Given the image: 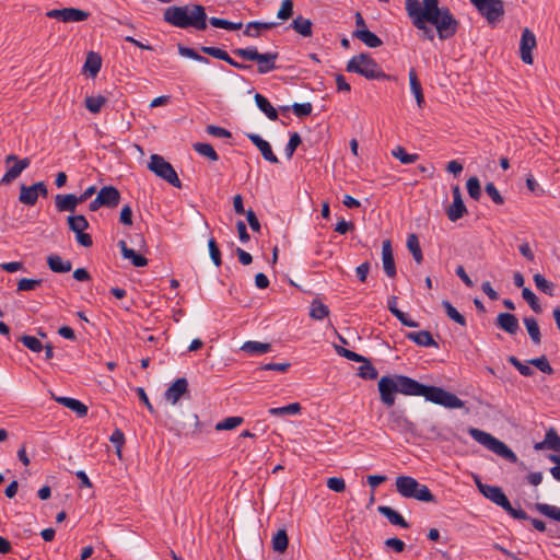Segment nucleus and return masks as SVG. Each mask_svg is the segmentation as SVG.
Listing matches in <instances>:
<instances>
[{
	"instance_id": "nucleus-46",
	"label": "nucleus",
	"mask_w": 560,
	"mask_h": 560,
	"mask_svg": "<svg viewBox=\"0 0 560 560\" xmlns=\"http://www.w3.org/2000/svg\"><path fill=\"white\" fill-rule=\"evenodd\" d=\"M289 545V538L284 528L279 529L272 537V548L276 551L284 552Z\"/></svg>"
},
{
	"instance_id": "nucleus-5",
	"label": "nucleus",
	"mask_w": 560,
	"mask_h": 560,
	"mask_svg": "<svg viewBox=\"0 0 560 560\" xmlns=\"http://www.w3.org/2000/svg\"><path fill=\"white\" fill-rule=\"evenodd\" d=\"M396 491L404 498L421 502H436L431 490L410 476H398L395 481Z\"/></svg>"
},
{
	"instance_id": "nucleus-8",
	"label": "nucleus",
	"mask_w": 560,
	"mask_h": 560,
	"mask_svg": "<svg viewBox=\"0 0 560 560\" xmlns=\"http://www.w3.org/2000/svg\"><path fill=\"white\" fill-rule=\"evenodd\" d=\"M477 9L478 13L490 25H495L502 21L505 10L502 0H469Z\"/></svg>"
},
{
	"instance_id": "nucleus-47",
	"label": "nucleus",
	"mask_w": 560,
	"mask_h": 560,
	"mask_svg": "<svg viewBox=\"0 0 560 560\" xmlns=\"http://www.w3.org/2000/svg\"><path fill=\"white\" fill-rule=\"evenodd\" d=\"M194 150L202 156L208 158L211 161H218L219 155L210 143L196 142L192 144Z\"/></svg>"
},
{
	"instance_id": "nucleus-40",
	"label": "nucleus",
	"mask_w": 560,
	"mask_h": 560,
	"mask_svg": "<svg viewBox=\"0 0 560 560\" xmlns=\"http://www.w3.org/2000/svg\"><path fill=\"white\" fill-rule=\"evenodd\" d=\"M407 248L411 253L415 261L421 264L423 260L422 250L420 247L419 238L416 234H409L407 238Z\"/></svg>"
},
{
	"instance_id": "nucleus-19",
	"label": "nucleus",
	"mask_w": 560,
	"mask_h": 560,
	"mask_svg": "<svg viewBox=\"0 0 560 560\" xmlns=\"http://www.w3.org/2000/svg\"><path fill=\"white\" fill-rule=\"evenodd\" d=\"M200 50L206 55H209L213 58H217L219 60H223V61L228 62L229 65H231L232 67H234L236 69L247 70L250 68V66H248V65L240 63V62L235 61L233 58L230 57V55L225 50H223L219 47L201 46Z\"/></svg>"
},
{
	"instance_id": "nucleus-48",
	"label": "nucleus",
	"mask_w": 560,
	"mask_h": 560,
	"mask_svg": "<svg viewBox=\"0 0 560 560\" xmlns=\"http://www.w3.org/2000/svg\"><path fill=\"white\" fill-rule=\"evenodd\" d=\"M535 509L542 515L560 522V508L547 503H537Z\"/></svg>"
},
{
	"instance_id": "nucleus-63",
	"label": "nucleus",
	"mask_w": 560,
	"mask_h": 560,
	"mask_svg": "<svg viewBox=\"0 0 560 560\" xmlns=\"http://www.w3.org/2000/svg\"><path fill=\"white\" fill-rule=\"evenodd\" d=\"M292 110L294 113V115H296L298 117H305V116H308L311 115L312 110H313V106L311 103H294L292 105Z\"/></svg>"
},
{
	"instance_id": "nucleus-44",
	"label": "nucleus",
	"mask_w": 560,
	"mask_h": 560,
	"mask_svg": "<svg viewBox=\"0 0 560 560\" xmlns=\"http://www.w3.org/2000/svg\"><path fill=\"white\" fill-rule=\"evenodd\" d=\"M69 229L77 233V232H83L86 229H89V222L85 219L84 215L78 214V215H69L67 218Z\"/></svg>"
},
{
	"instance_id": "nucleus-41",
	"label": "nucleus",
	"mask_w": 560,
	"mask_h": 560,
	"mask_svg": "<svg viewBox=\"0 0 560 560\" xmlns=\"http://www.w3.org/2000/svg\"><path fill=\"white\" fill-rule=\"evenodd\" d=\"M301 410H302V407L299 402H292V404H289L283 407L270 408L268 410V412L271 416L283 417V416L298 415L301 412Z\"/></svg>"
},
{
	"instance_id": "nucleus-13",
	"label": "nucleus",
	"mask_w": 560,
	"mask_h": 560,
	"mask_svg": "<svg viewBox=\"0 0 560 560\" xmlns=\"http://www.w3.org/2000/svg\"><path fill=\"white\" fill-rule=\"evenodd\" d=\"M46 15L50 19H57L59 21L69 23L85 21L90 16V13L77 8H63L50 10L46 13Z\"/></svg>"
},
{
	"instance_id": "nucleus-33",
	"label": "nucleus",
	"mask_w": 560,
	"mask_h": 560,
	"mask_svg": "<svg viewBox=\"0 0 560 560\" xmlns=\"http://www.w3.org/2000/svg\"><path fill=\"white\" fill-rule=\"evenodd\" d=\"M313 23L310 19H305L302 15H298L290 27H292L298 34L303 37H311L313 34L312 31Z\"/></svg>"
},
{
	"instance_id": "nucleus-17",
	"label": "nucleus",
	"mask_w": 560,
	"mask_h": 560,
	"mask_svg": "<svg viewBox=\"0 0 560 560\" xmlns=\"http://www.w3.org/2000/svg\"><path fill=\"white\" fill-rule=\"evenodd\" d=\"M397 382L400 394L407 396H422L425 386L424 384H421L409 376L400 374H397Z\"/></svg>"
},
{
	"instance_id": "nucleus-16",
	"label": "nucleus",
	"mask_w": 560,
	"mask_h": 560,
	"mask_svg": "<svg viewBox=\"0 0 560 560\" xmlns=\"http://www.w3.org/2000/svg\"><path fill=\"white\" fill-rule=\"evenodd\" d=\"M477 487L478 490L483 494V497L490 500L491 502L495 503L501 508L508 505L509 499L506 498V495L504 494L503 490L500 487L481 483L479 480H477Z\"/></svg>"
},
{
	"instance_id": "nucleus-9",
	"label": "nucleus",
	"mask_w": 560,
	"mask_h": 560,
	"mask_svg": "<svg viewBox=\"0 0 560 560\" xmlns=\"http://www.w3.org/2000/svg\"><path fill=\"white\" fill-rule=\"evenodd\" d=\"M422 397L433 404L451 409H459L464 407V401L462 399L442 387L425 385Z\"/></svg>"
},
{
	"instance_id": "nucleus-6",
	"label": "nucleus",
	"mask_w": 560,
	"mask_h": 560,
	"mask_svg": "<svg viewBox=\"0 0 560 560\" xmlns=\"http://www.w3.org/2000/svg\"><path fill=\"white\" fill-rule=\"evenodd\" d=\"M233 54L247 61H257V72L259 74H266L277 69L276 61L279 57L277 51H268L260 54L254 46L246 48H236Z\"/></svg>"
},
{
	"instance_id": "nucleus-61",
	"label": "nucleus",
	"mask_w": 560,
	"mask_h": 560,
	"mask_svg": "<svg viewBox=\"0 0 560 560\" xmlns=\"http://www.w3.org/2000/svg\"><path fill=\"white\" fill-rule=\"evenodd\" d=\"M301 137L298 132H293L290 136L289 142L285 145V155L288 159H291L296 150V148L301 144Z\"/></svg>"
},
{
	"instance_id": "nucleus-3",
	"label": "nucleus",
	"mask_w": 560,
	"mask_h": 560,
	"mask_svg": "<svg viewBox=\"0 0 560 560\" xmlns=\"http://www.w3.org/2000/svg\"><path fill=\"white\" fill-rule=\"evenodd\" d=\"M405 0V9L408 15H420L427 20L441 19L442 24L445 20L457 21L447 7H439V0Z\"/></svg>"
},
{
	"instance_id": "nucleus-30",
	"label": "nucleus",
	"mask_w": 560,
	"mask_h": 560,
	"mask_svg": "<svg viewBox=\"0 0 560 560\" xmlns=\"http://www.w3.org/2000/svg\"><path fill=\"white\" fill-rule=\"evenodd\" d=\"M55 400L68 409L72 410L77 417L83 418L88 415V406L75 398L71 397H55Z\"/></svg>"
},
{
	"instance_id": "nucleus-53",
	"label": "nucleus",
	"mask_w": 560,
	"mask_h": 560,
	"mask_svg": "<svg viewBox=\"0 0 560 560\" xmlns=\"http://www.w3.org/2000/svg\"><path fill=\"white\" fill-rule=\"evenodd\" d=\"M522 296L535 313H540L542 311L538 298L529 288H523Z\"/></svg>"
},
{
	"instance_id": "nucleus-60",
	"label": "nucleus",
	"mask_w": 560,
	"mask_h": 560,
	"mask_svg": "<svg viewBox=\"0 0 560 560\" xmlns=\"http://www.w3.org/2000/svg\"><path fill=\"white\" fill-rule=\"evenodd\" d=\"M293 15V1L292 0H283L281 2V7L277 13V18L279 20H288Z\"/></svg>"
},
{
	"instance_id": "nucleus-15",
	"label": "nucleus",
	"mask_w": 560,
	"mask_h": 560,
	"mask_svg": "<svg viewBox=\"0 0 560 560\" xmlns=\"http://www.w3.org/2000/svg\"><path fill=\"white\" fill-rule=\"evenodd\" d=\"M452 194H453V202L447 208L446 214H447V218L452 222H455V221L459 220L460 218H463L467 213V208L463 201L459 186H457V185L454 186L452 188Z\"/></svg>"
},
{
	"instance_id": "nucleus-55",
	"label": "nucleus",
	"mask_w": 560,
	"mask_h": 560,
	"mask_svg": "<svg viewBox=\"0 0 560 560\" xmlns=\"http://www.w3.org/2000/svg\"><path fill=\"white\" fill-rule=\"evenodd\" d=\"M244 419L242 417H228L224 420L218 422L215 424V430L223 431V430H232L242 424Z\"/></svg>"
},
{
	"instance_id": "nucleus-4",
	"label": "nucleus",
	"mask_w": 560,
	"mask_h": 560,
	"mask_svg": "<svg viewBox=\"0 0 560 560\" xmlns=\"http://www.w3.org/2000/svg\"><path fill=\"white\" fill-rule=\"evenodd\" d=\"M348 72L358 73L368 80H392L381 66L366 52L353 56L347 63Z\"/></svg>"
},
{
	"instance_id": "nucleus-26",
	"label": "nucleus",
	"mask_w": 560,
	"mask_h": 560,
	"mask_svg": "<svg viewBox=\"0 0 560 560\" xmlns=\"http://www.w3.org/2000/svg\"><path fill=\"white\" fill-rule=\"evenodd\" d=\"M497 325L510 335H515L520 329L516 316L511 313H500L497 317Z\"/></svg>"
},
{
	"instance_id": "nucleus-32",
	"label": "nucleus",
	"mask_w": 560,
	"mask_h": 560,
	"mask_svg": "<svg viewBox=\"0 0 560 560\" xmlns=\"http://www.w3.org/2000/svg\"><path fill=\"white\" fill-rule=\"evenodd\" d=\"M47 264L49 269L56 273H66L72 268V262L70 260H65L57 254L49 255L47 257Z\"/></svg>"
},
{
	"instance_id": "nucleus-27",
	"label": "nucleus",
	"mask_w": 560,
	"mask_h": 560,
	"mask_svg": "<svg viewBox=\"0 0 560 560\" xmlns=\"http://www.w3.org/2000/svg\"><path fill=\"white\" fill-rule=\"evenodd\" d=\"M78 205H79V201L77 199V196L73 194H68V195L59 194L55 197V206L59 212H66V211L74 212Z\"/></svg>"
},
{
	"instance_id": "nucleus-56",
	"label": "nucleus",
	"mask_w": 560,
	"mask_h": 560,
	"mask_svg": "<svg viewBox=\"0 0 560 560\" xmlns=\"http://www.w3.org/2000/svg\"><path fill=\"white\" fill-rule=\"evenodd\" d=\"M106 98L102 95L96 96H88L85 98V107L93 114H96L101 110L102 106L105 104Z\"/></svg>"
},
{
	"instance_id": "nucleus-52",
	"label": "nucleus",
	"mask_w": 560,
	"mask_h": 560,
	"mask_svg": "<svg viewBox=\"0 0 560 560\" xmlns=\"http://www.w3.org/2000/svg\"><path fill=\"white\" fill-rule=\"evenodd\" d=\"M392 154H393L394 158L399 160L402 164H411V163H415L419 159L418 154L407 153L405 148H402L400 145L396 147L392 151Z\"/></svg>"
},
{
	"instance_id": "nucleus-11",
	"label": "nucleus",
	"mask_w": 560,
	"mask_h": 560,
	"mask_svg": "<svg viewBox=\"0 0 560 560\" xmlns=\"http://www.w3.org/2000/svg\"><path fill=\"white\" fill-rule=\"evenodd\" d=\"M5 165L8 166L7 173L0 179V184L8 185L16 179L21 173L31 165V159H19L15 154H10L5 158Z\"/></svg>"
},
{
	"instance_id": "nucleus-7",
	"label": "nucleus",
	"mask_w": 560,
	"mask_h": 560,
	"mask_svg": "<svg viewBox=\"0 0 560 560\" xmlns=\"http://www.w3.org/2000/svg\"><path fill=\"white\" fill-rule=\"evenodd\" d=\"M469 435L478 443L487 447L494 454L508 459L511 463L517 462L515 453L508 447L502 441L498 440L488 432H485L477 428H470L468 430Z\"/></svg>"
},
{
	"instance_id": "nucleus-22",
	"label": "nucleus",
	"mask_w": 560,
	"mask_h": 560,
	"mask_svg": "<svg viewBox=\"0 0 560 560\" xmlns=\"http://www.w3.org/2000/svg\"><path fill=\"white\" fill-rule=\"evenodd\" d=\"M535 450H551L557 453H560V436L555 428H549L546 431L545 439L541 442L535 444Z\"/></svg>"
},
{
	"instance_id": "nucleus-20",
	"label": "nucleus",
	"mask_w": 560,
	"mask_h": 560,
	"mask_svg": "<svg viewBox=\"0 0 560 560\" xmlns=\"http://www.w3.org/2000/svg\"><path fill=\"white\" fill-rule=\"evenodd\" d=\"M382 261L384 272L388 278H395L397 275L396 265L393 255L392 243L389 240L383 241L382 244Z\"/></svg>"
},
{
	"instance_id": "nucleus-51",
	"label": "nucleus",
	"mask_w": 560,
	"mask_h": 560,
	"mask_svg": "<svg viewBox=\"0 0 560 560\" xmlns=\"http://www.w3.org/2000/svg\"><path fill=\"white\" fill-rule=\"evenodd\" d=\"M19 200L22 203L34 206L35 205V183L26 186L24 184L21 185V192Z\"/></svg>"
},
{
	"instance_id": "nucleus-14",
	"label": "nucleus",
	"mask_w": 560,
	"mask_h": 560,
	"mask_svg": "<svg viewBox=\"0 0 560 560\" xmlns=\"http://www.w3.org/2000/svg\"><path fill=\"white\" fill-rule=\"evenodd\" d=\"M536 47V36L529 28H524L520 42L521 59L526 65L533 63L532 50Z\"/></svg>"
},
{
	"instance_id": "nucleus-24",
	"label": "nucleus",
	"mask_w": 560,
	"mask_h": 560,
	"mask_svg": "<svg viewBox=\"0 0 560 560\" xmlns=\"http://www.w3.org/2000/svg\"><path fill=\"white\" fill-rule=\"evenodd\" d=\"M97 196L103 206L107 208H115L120 201V192L114 186H104L100 189Z\"/></svg>"
},
{
	"instance_id": "nucleus-10",
	"label": "nucleus",
	"mask_w": 560,
	"mask_h": 560,
	"mask_svg": "<svg viewBox=\"0 0 560 560\" xmlns=\"http://www.w3.org/2000/svg\"><path fill=\"white\" fill-rule=\"evenodd\" d=\"M148 167L156 176L161 177L170 185L180 188L182 182L171 163H168L163 156L159 154H152Z\"/></svg>"
},
{
	"instance_id": "nucleus-45",
	"label": "nucleus",
	"mask_w": 560,
	"mask_h": 560,
	"mask_svg": "<svg viewBox=\"0 0 560 560\" xmlns=\"http://www.w3.org/2000/svg\"><path fill=\"white\" fill-rule=\"evenodd\" d=\"M442 306L443 308L445 310V313L446 315L452 319L454 320L455 323H457L458 325L465 327L466 326V318L464 315H462L453 305L450 301L447 300H444L442 301Z\"/></svg>"
},
{
	"instance_id": "nucleus-50",
	"label": "nucleus",
	"mask_w": 560,
	"mask_h": 560,
	"mask_svg": "<svg viewBox=\"0 0 560 560\" xmlns=\"http://www.w3.org/2000/svg\"><path fill=\"white\" fill-rule=\"evenodd\" d=\"M209 23L214 27L224 28L228 31H237L243 26L242 22H231L215 16L210 18Z\"/></svg>"
},
{
	"instance_id": "nucleus-29",
	"label": "nucleus",
	"mask_w": 560,
	"mask_h": 560,
	"mask_svg": "<svg viewBox=\"0 0 560 560\" xmlns=\"http://www.w3.org/2000/svg\"><path fill=\"white\" fill-rule=\"evenodd\" d=\"M352 36L360 39L370 48H377L383 45L382 39L368 28H357Z\"/></svg>"
},
{
	"instance_id": "nucleus-34",
	"label": "nucleus",
	"mask_w": 560,
	"mask_h": 560,
	"mask_svg": "<svg viewBox=\"0 0 560 560\" xmlns=\"http://www.w3.org/2000/svg\"><path fill=\"white\" fill-rule=\"evenodd\" d=\"M255 103L257 107L270 119V120H277L278 119V112L276 108L270 104L267 97L261 95L260 93H256L254 96Z\"/></svg>"
},
{
	"instance_id": "nucleus-25",
	"label": "nucleus",
	"mask_w": 560,
	"mask_h": 560,
	"mask_svg": "<svg viewBox=\"0 0 560 560\" xmlns=\"http://www.w3.org/2000/svg\"><path fill=\"white\" fill-rule=\"evenodd\" d=\"M405 337L420 347H439L438 342L428 330L408 331Z\"/></svg>"
},
{
	"instance_id": "nucleus-31",
	"label": "nucleus",
	"mask_w": 560,
	"mask_h": 560,
	"mask_svg": "<svg viewBox=\"0 0 560 560\" xmlns=\"http://www.w3.org/2000/svg\"><path fill=\"white\" fill-rule=\"evenodd\" d=\"M377 511L385 516L388 522L393 525L402 527V528H409V523L400 515L397 511L393 510L389 506L386 505H380L377 508Z\"/></svg>"
},
{
	"instance_id": "nucleus-28",
	"label": "nucleus",
	"mask_w": 560,
	"mask_h": 560,
	"mask_svg": "<svg viewBox=\"0 0 560 560\" xmlns=\"http://www.w3.org/2000/svg\"><path fill=\"white\" fill-rule=\"evenodd\" d=\"M118 246L121 250V255L125 259H130L131 260V264L135 266V267H144L148 265V259L140 255V254H137L133 249L129 248L127 246V243L126 241L124 240H120L118 242Z\"/></svg>"
},
{
	"instance_id": "nucleus-36",
	"label": "nucleus",
	"mask_w": 560,
	"mask_h": 560,
	"mask_svg": "<svg viewBox=\"0 0 560 560\" xmlns=\"http://www.w3.org/2000/svg\"><path fill=\"white\" fill-rule=\"evenodd\" d=\"M102 67V58L98 54L90 51L84 62V71H88L91 77H95Z\"/></svg>"
},
{
	"instance_id": "nucleus-23",
	"label": "nucleus",
	"mask_w": 560,
	"mask_h": 560,
	"mask_svg": "<svg viewBox=\"0 0 560 560\" xmlns=\"http://www.w3.org/2000/svg\"><path fill=\"white\" fill-rule=\"evenodd\" d=\"M188 390V382L185 377L177 378L165 392V398L175 405Z\"/></svg>"
},
{
	"instance_id": "nucleus-18",
	"label": "nucleus",
	"mask_w": 560,
	"mask_h": 560,
	"mask_svg": "<svg viewBox=\"0 0 560 560\" xmlns=\"http://www.w3.org/2000/svg\"><path fill=\"white\" fill-rule=\"evenodd\" d=\"M387 425L390 430L399 433H412L415 431L413 423L398 411H392L387 418Z\"/></svg>"
},
{
	"instance_id": "nucleus-38",
	"label": "nucleus",
	"mask_w": 560,
	"mask_h": 560,
	"mask_svg": "<svg viewBox=\"0 0 560 560\" xmlns=\"http://www.w3.org/2000/svg\"><path fill=\"white\" fill-rule=\"evenodd\" d=\"M277 25H278V23H276V22L252 21L246 24L245 30H244V35L248 36V37L257 38V37H259V34H252V30H256L258 32L259 31H268V30L276 27Z\"/></svg>"
},
{
	"instance_id": "nucleus-58",
	"label": "nucleus",
	"mask_w": 560,
	"mask_h": 560,
	"mask_svg": "<svg viewBox=\"0 0 560 560\" xmlns=\"http://www.w3.org/2000/svg\"><path fill=\"white\" fill-rule=\"evenodd\" d=\"M109 441L115 445L116 447V454L118 457H121V448L125 444V434L120 429L114 430L112 433Z\"/></svg>"
},
{
	"instance_id": "nucleus-43",
	"label": "nucleus",
	"mask_w": 560,
	"mask_h": 560,
	"mask_svg": "<svg viewBox=\"0 0 560 560\" xmlns=\"http://www.w3.org/2000/svg\"><path fill=\"white\" fill-rule=\"evenodd\" d=\"M329 315V308L327 305L322 303L319 300H314L311 303L310 316L313 319L322 320Z\"/></svg>"
},
{
	"instance_id": "nucleus-49",
	"label": "nucleus",
	"mask_w": 560,
	"mask_h": 560,
	"mask_svg": "<svg viewBox=\"0 0 560 560\" xmlns=\"http://www.w3.org/2000/svg\"><path fill=\"white\" fill-rule=\"evenodd\" d=\"M534 282H535V285L536 288L544 292L545 294L547 295H550L552 296L553 295V289H555V284L550 281H548L540 273H535L534 277Z\"/></svg>"
},
{
	"instance_id": "nucleus-12",
	"label": "nucleus",
	"mask_w": 560,
	"mask_h": 560,
	"mask_svg": "<svg viewBox=\"0 0 560 560\" xmlns=\"http://www.w3.org/2000/svg\"><path fill=\"white\" fill-rule=\"evenodd\" d=\"M378 392L381 400L388 407L395 404V394L399 393L397 374L393 376H383L378 381Z\"/></svg>"
},
{
	"instance_id": "nucleus-21",
	"label": "nucleus",
	"mask_w": 560,
	"mask_h": 560,
	"mask_svg": "<svg viewBox=\"0 0 560 560\" xmlns=\"http://www.w3.org/2000/svg\"><path fill=\"white\" fill-rule=\"evenodd\" d=\"M246 137L260 151L262 158L266 161L273 164L279 162L277 155L273 153L271 145L269 144L268 141L264 140L259 135L256 133H247Z\"/></svg>"
},
{
	"instance_id": "nucleus-1",
	"label": "nucleus",
	"mask_w": 560,
	"mask_h": 560,
	"mask_svg": "<svg viewBox=\"0 0 560 560\" xmlns=\"http://www.w3.org/2000/svg\"><path fill=\"white\" fill-rule=\"evenodd\" d=\"M163 20L178 28H195L205 31L207 28L208 15L205 7L197 3L186 5H172L164 10Z\"/></svg>"
},
{
	"instance_id": "nucleus-35",
	"label": "nucleus",
	"mask_w": 560,
	"mask_h": 560,
	"mask_svg": "<svg viewBox=\"0 0 560 560\" xmlns=\"http://www.w3.org/2000/svg\"><path fill=\"white\" fill-rule=\"evenodd\" d=\"M409 83H410V90L416 97L418 106L422 107L424 104V96H423L421 83H420L417 72L413 68L410 69V71H409Z\"/></svg>"
},
{
	"instance_id": "nucleus-57",
	"label": "nucleus",
	"mask_w": 560,
	"mask_h": 560,
	"mask_svg": "<svg viewBox=\"0 0 560 560\" xmlns=\"http://www.w3.org/2000/svg\"><path fill=\"white\" fill-rule=\"evenodd\" d=\"M528 364L534 365L539 371H541L542 373H546V374H553V372H555L553 368L550 365L546 355H541L539 358L532 359L528 361Z\"/></svg>"
},
{
	"instance_id": "nucleus-39",
	"label": "nucleus",
	"mask_w": 560,
	"mask_h": 560,
	"mask_svg": "<svg viewBox=\"0 0 560 560\" xmlns=\"http://www.w3.org/2000/svg\"><path fill=\"white\" fill-rule=\"evenodd\" d=\"M524 322V325L527 329V332L530 337V340L535 343V345H540L541 342V334H540V329H539V326H538V323L536 320V318L534 317H525L523 319Z\"/></svg>"
},
{
	"instance_id": "nucleus-59",
	"label": "nucleus",
	"mask_w": 560,
	"mask_h": 560,
	"mask_svg": "<svg viewBox=\"0 0 560 560\" xmlns=\"http://www.w3.org/2000/svg\"><path fill=\"white\" fill-rule=\"evenodd\" d=\"M335 350L340 357H343L350 361H354V362H359V363L361 361H365V357H363L354 351L348 350L341 346H335Z\"/></svg>"
},
{
	"instance_id": "nucleus-64",
	"label": "nucleus",
	"mask_w": 560,
	"mask_h": 560,
	"mask_svg": "<svg viewBox=\"0 0 560 560\" xmlns=\"http://www.w3.org/2000/svg\"><path fill=\"white\" fill-rule=\"evenodd\" d=\"M485 189H486V192L488 194V196L492 199V201L494 203H497V205L504 203L503 197L501 196V194L499 192V190L497 189V187L493 183H488L486 185Z\"/></svg>"
},
{
	"instance_id": "nucleus-2",
	"label": "nucleus",
	"mask_w": 560,
	"mask_h": 560,
	"mask_svg": "<svg viewBox=\"0 0 560 560\" xmlns=\"http://www.w3.org/2000/svg\"><path fill=\"white\" fill-rule=\"evenodd\" d=\"M412 22V25L421 31V38L427 40H434L435 34L432 27L428 24H431L435 27L438 36L440 39L445 40L452 38L458 31L459 22L458 21H447L446 24H442L441 19L427 20L420 15H408Z\"/></svg>"
},
{
	"instance_id": "nucleus-37",
	"label": "nucleus",
	"mask_w": 560,
	"mask_h": 560,
	"mask_svg": "<svg viewBox=\"0 0 560 560\" xmlns=\"http://www.w3.org/2000/svg\"><path fill=\"white\" fill-rule=\"evenodd\" d=\"M270 343L252 340L244 342L241 348V350L252 355L267 353L270 351Z\"/></svg>"
},
{
	"instance_id": "nucleus-54",
	"label": "nucleus",
	"mask_w": 560,
	"mask_h": 560,
	"mask_svg": "<svg viewBox=\"0 0 560 560\" xmlns=\"http://www.w3.org/2000/svg\"><path fill=\"white\" fill-rule=\"evenodd\" d=\"M466 187L470 198H472L474 200H479L481 196V186L478 177H469L467 179Z\"/></svg>"
},
{
	"instance_id": "nucleus-62",
	"label": "nucleus",
	"mask_w": 560,
	"mask_h": 560,
	"mask_svg": "<svg viewBox=\"0 0 560 560\" xmlns=\"http://www.w3.org/2000/svg\"><path fill=\"white\" fill-rule=\"evenodd\" d=\"M209 254L213 264L219 267L222 264L221 252L214 238H210L208 242Z\"/></svg>"
},
{
	"instance_id": "nucleus-42",
	"label": "nucleus",
	"mask_w": 560,
	"mask_h": 560,
	"mask_svg": "<svg viewBox=\"0 0 560 560\" xmlns=\"http://www.w3.org/2000/svg\"><path fill=\"white\" fill-rule=\"evenodd\" d=\"M362 365L358 368V375L363 380H376L378 376L377 370L372 365L370 360L365 358V361H361Z\"/></svg>"
}]
</instances>
